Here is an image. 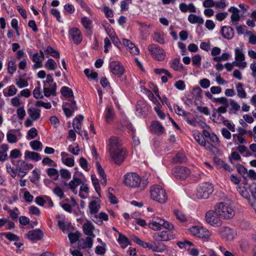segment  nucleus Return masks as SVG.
Here are the masks:
<instances>
[{"mask_svg": "<svg viewBox=\"0 0 256 256\" xmlns=\"http://www.w3.org/2000/svg\"><path fill=\"white\" fill-rule=\"evenodd\" d=\"M124 184L132 188H138L140 190H144L148 182L146 180H142L140 176L135 172H129L124 175Z\"/></svg>", "mask_w": 256, "mask_h": 256, "instance_id": "1", "label": "nucleus"}, {"mask_svg": "<svg viewBox=\"0 0 256 256\" xmlns=\"http://www.w3.org/2000/svg\"><path fill=\"white\" fill-rule=\"evenodd\" d=\"M214 208L219 216L224 219L232 218L235 214V212L231 206L226 202L217 204Z\"/></svg>", "mask_w": 256, "mask_h": 256, "instance_id": "2", "label": "nucleus"}, {"mask_svg": "<svg viewBox=\"0 0 256 256\" xmlns=\"http://www.w3.org/2000/svg\"><path fill=\"white\" fill-rule=\"evenodd\" d=\"M150 198L160 204L165 203L168 200L166 190L160 186L154 184L150 188Z\"/></svg>", "mask_w": 256, "mask_h": 256, "instance_id": "3", "label": "nucleus"}, {"mask_svg": "<svg viewBox=\"0 0 256 256\" xmlns=\"http://www.w3.org/2000/svg\"><path fill=\"white\" fill-rule=\"evenodd\" d=\"M148 227L154 230H160L162 227L168 230H172L174 228L172 224L157 216L152 218L148 224Z\"/></svg>", "mask_w": 256, "mask_h": 256, "instance_id": "4", "label": "nucleus"}, {"mask_svg": "<svg viewBox=\"0 0 256 256\" xmlns=\"http://www.w3.org/2000/svg\"><path fill=\"white\" fill-rule=\"evenodd\" d=\"M214 191L212 184L204 182L200 184L197 188L196 196L198 198L206 199Z\"/></svg>", "mask_w": 256, "mask_h": 256, "instance_id": "5", "label": "nucleus"}, {"mask_svg": "<svg viewBox=\"0 0 256 256\" xmlns=\"http://www.w3.org/2000/svg\"><path fill=\"white\" fill-rule=\"evenodd\" d=\"M148 48L152 58L154 60L158 61H162L164 60L166 53L164 50L160 46L156 44H152L148 46Z\"/></svg>", "mask_w": 256, "mask_h": 256, "instance_id": "6", "label": "nucleus"}, {"mask_svg": "<svg viewBox=\"0 0 256 256\" xmlns=\"http://www.w3.org/2000/svg\"><path fill=\"white\" fill-rule=\"evenodd\" d=\"M28 118L24 122L26 127H30L33 125V122L37 121L40 117L41 110L40 108L30 107L28 110Z\"/></svg>", "mask_w": 256, "mask_h": 256, "instance_id": "7", "label": "nucleus"}, {"mask_svg": "<svg viewBox=\"0 0 256 256\" xmlns=\"http://www.w3.org/2000/svg\"><path fill=\"white\" fill-rule=\"evenodd\" d=\"M220 218L219 215L216 214L215 210H210L208 211L205 215V219L206 222L214 227H218L222 225V221Z\"/></svg>", "mask_w": 256, "mask_h": 256, "instance_id": "8", "label": "nucleus"}, {"mask_svg": "<svg viewBox=\"0 0 256 256\" xmlns=\"http://www.w3.org/2000/svg\"><path fill=\"white\" fill-rule=\"evenodd\" d=\"M235 62H233L234 66L244 70L247 66V62H245V56L242 49L237 47L234 50Z\"/></svg>", "mask_w": 256, "mask_h": 256, "instance_id": "9", "label": "nucleus"}, {"mask_svg": "<svg viewBox=\"0 0 256 256\" xmlns=\"http://www.w3.org/2000/svg\"><path fill=\"white\" fill-rule=\"evenodd\" d=\"M109 152L112 160L118 164H120L124 162L126 154V151L123 148H117Z\"/></svg>", "mask_w": 256, "mask_h": 256, "instance_id": "10", "label": "nucleus"}, {"mask_svg": "<svg viewBox=\"0 0 256 256\" xmlns=\"http://www.w3.org/2000/svg\"><path fill=\"white\" fill-rule=\"evenodd\" d=\"M189 231L193 236L206 240L209 238L210 235L209 231L198 226H194L190 228Z\"/></svg>", "mask_w": 256, "mask_h": 256, "instance_id": "11", "label": "nucleus"}, {"mask_svg": "<svg viewBox=\"0 0 256 256\" xmlns=\"http://www.w3.org/2000/svg\"><path fill=\"white\" fill-rule=\"evenodd\" d=\"M174 176L178 180H184L190 174L189 168L184 166L174 167L172 170Z\"/></svg>", "mask_w": 256, "mask_h": 256, "instance_id": "12", "label": "nucleus"}, {"mask_svg": "<svg viewBox=\"0 0 256 256\" xmlns=\"http://www.w3.org/2000/svg\"><path fill=\"white\" fill-rule=\"evenodd\" d=\"M219 232L221 238L227 241L232 240L236 236V232L228 226L222 227L219 230Z\"/></svg>", "mask_w": 256, "mask_h": 256, "instance_id": "13", "label": "nucleus"}, {"mask_svg": "<svg viewBox=\"0 0 256 256\" xmlns=\"http://www.w3.org/2000/svg\"><path fill=\"white\" fill-rule=\"evenodd\" d=\"M68 37L74 43L79 44L82 41V36L80 30L76 28H72L68 30Z\"/></svg>", "mask_w": 256, "mask_h": 256, "instance_id": "14", "label": "nucleus"}, {"mask_svg": "<svg viewBox=\"0 0 256 256\" xmlns=\"http://www.w3.org/2000/svg\"><path fill=\"white\" fill-rule=\"evenodd\" d=\"M149 108L146 102L143 100L137 102L136 106V114L140 117L144 118L148 114Z\"/></svg>", "mask_w": 256, "mask_h": 256, "instance_id": "15", "label": "nucleus"}, {"mask_svg": "<svg viewBox=\"0 0 256 256\" xmlns=\"http://www.w3.org/2000/svg\"><path fill=\"white\" fill-rule=\"evenodd\" d=\"M32 168V164H28L22 160H18L16 166L18 176L20 178H23L26 175L28 172Z\"/></svg>", "mask_w": 256, "mask_h": 256, "instance_id": "16", "label": "nucleus"}, {"mask_svg": "<svg viewBox=\"0 0 256 256\" xmlns=\"http://www.w3.org/2000/svg\"><path fill=\"white\" fill-rule=\"evenodd\" d=\"M110 72L114 75L120 76L124 72V68L122 64L118 61H112L110 64Z\"/></svg>", "mask_w": 256, "mask_h": 256, "instance_id": "17", "label": "nucleus"}, {"mask_svg": "<svg viewBox=\"0 0 256 256\" xmlns=\"http://www.w3.org/2000/svg\"><path fill=\"white\" fill-rule=\"evenodd\" d=\"M44 58V54L42 51L40 50V53H34L32 58V61L34 63L32 66V68L36 70L42 68L43 66L42 60Z\"/></svg>", "mask_w": 256, "mask_h": 256, "instance_id": "18", "label": "nucleus"}, {"mask_svg": "<svg viewBox=\"0 0 256 256\" xmlns=\"http://www.w3.org/2000/svg\"><path fill=\"white\" fill-rule=\"evenodd\" d=\"M150 130L157 134L162 135L165 132V128L162 124L158 121L154 120L152 122L150 126Z\"/></svg>", "mask_w": 256, "mask_h": 256, "instance_id": "19", "label": "nucleus"}, {"mask_svg": "<svg viewBox=\"0 0 256 256\" xmlns=\"http://www.w3.org/2000/svg\"><path fill=\"white\" fill-rule=\"evenodd\" d=\"M82 184V180L80 178L77 177L76 176L74 175L72 179L70 182L69 183L64 182V184L66 186H68L70 189L74 194H77L76 190V188Z\"/></svg>", "mask_w": 256, "mask_h": 256, "instance_id": "20", "label": "nucleus"}, {"mask_svg": "<svg viewBox=\"0 0 256 256\" xmlns=\"http://www.w3.org/2000/svg\"><path fill=\"white\" fill-rule=\"evenodd\" d=\"M43 237L42 232L39 229L30 230L27 234V238L32 242L40 240Z\"/></svg>", "mask_w": 256, "mask_h": 256, "instance_id": "21", "label": "nucleus"}, {"mask_svg": "<svg viewBox=\"0 0 256 256\" xmlns=\"http://www.w3.org/2000/svg\"><path fill=\"white\" fill-rule=\"evenodd\" d=\"M100 208V205L98 200L90 201L88 204L89 214L91 216L94 215L96 218H97L96 214L98 212Z\"/></svg>", "mask_w": 256, "mask_h": 256, "instance_id": "22", "label": "nucleus"}, {"mask_svg": "<svg viewBox=\"0 0 256 256\" xmlns=\"http://www.w3.org/2000/svg\"><path fill=\"white\" fill-rule=\"evenodd\" d=\"M228 11L232 13L230 16L231 22L234 25H236L238 22L240 20V10L234 6H231L229 8Z\"/></svg>", "mask_w": 256, "mask_h": 256, "instance_id": "23", "label": "nucleus"}, {"mask_svg": "<svg viewBox=\"0 0 256 256\" xmlns=\"http://www.w3.org/2000/svg\"><path fill=\"white\" fill-rule=\"evenodd\" d=\"M104 120L107 124H110L112 122L114 116V110L112 106H108L104 113Z\"/></svg>", "mask_w": 256, "mask_h": 256, "instance_id": "24", "label": "nucleus"}, {"mask_svg": "<svg viewBox=\"0 0 256 256\" xmlns=\"http://www.w3.org/2000/svg\"><path fill=\"white\" fill-rule=\"evenodd\" d=\"M179 8L182 12L184 13L188 12L194 13L196 12V8L192 3H190L187 4L186 3L182 2L179 5Z\"/></svg>", "mask_w": 256, "mask_h": 256, "instance_id": "25", "label": "nucleus"}, {"mask_svg": "<svg viewBox=\"0 0 256 256\" xmlns=\"http://www.w3.org/2000/svg\"><path fill=\"white\" fill-rule=\"evenodd\" d=\"M82 229L86 235L91 236L93 238L95 237V235L93 232L94 230V226L90 222L88 221L87 222L84 224L82 226Z\"/></svg>", "mask_w": 256, "mask_h": 256, "instance_id": "26", "label": "nucleus"}, {"mask_svg": "<svg viewBox=\"0 0 256 256\" xmlns=\"http://www.w3.org/2000/svg\"><path fill=\"white\" fill-rule=\"evenodd\" d=\"M109 152L122 148L120 146V142L118 137L111 136L109 140Z\"/></svg>", "mask_w": 256, "mask_h": 256, "instance_id": "27", "label": "nucleus"}, {"mask_svg": "<svg viewBox=\"0 0 256 256\" xmlns=\"http://www.w3.org/2000/svg\"><path fill=\"white\" fill-rule=\"evenodd\" d=\"M222 34L224 38L230 40L234 37V30L230 26H224L221 29Z\"/></svg>", "mask_w": 256, "mask_h": 256, "instance_id": "28", "label": "nucleus"}, {"mask_svg": "<svg viewBox=\"0 0 256 256\" xmlns=\"http://www.w3.org/2000/svg\"><path fill=\"white\" fill-rule=\"evenodd\" d=\"M68 154L66 152H62L60 154L62 161L66 166L72 167L74 164V158H68Z\"/></svg>", "mask_w": 256, "mask_h": 256, "instance_id": "29", "label": "nucleus"}, {"mask_svg": "<svg viewBox=\"0 0 256 256\" xmlns=\"http://www.w3.org/2000/svg\"><path fill=\"white\" fill-rule=\"evenodd\" d=\"M153 40L160 44H164L166 40V36L162 32H156L153 34Z\"/></svg>", "mask_w": 256, "mask_h": 256, "instance_id": "30", "label": "nucleus"}, {"mask_svg": "<svg viewBox=\"0 0 256 256\" xmlns=\"http://www.w3.org/2000/svg\"><path fill=\"white\" fill-rule=\"evenodd\" d=\"M188 20L190 24H197L198 26L202 24L204 22V20L202 17L194 14H190L188 16Z\"/></svg>", "mask_w": 256, "mask_h": 256, "instance_id": "31", "label": "nucleus"}, {"mask_svg": "<svg viewBox=\"0 0 256 256\" xmlns=\"http://www.w3.org/2000/svg\"><path fill=\"white\" fill-rule=\"evenodd\" d=\"M80 22L84 28L88 31L90 32L92 28V21L91 19L86 16L82 17L80 19Z\"/></svg>", "mask_w": 256, "mask_h": 256, "instance_id": "32", "label": "nucleus"}, {"mask_svg": "<svg viewBox=\"0 0 256 256\" xmlns=\"http://www.w3.org/2000/svg\"><path fill=\"white\" fill-rule=\"evenodd\" d=\"M56 84H52L51 86H44V93L46 97H50L51 95L55 96L56 94Z\"/></svg>", "mask_w": 256, "mask_h": 256, "instance_id": "33", "label": "nucleus"}, {"mask_svg": "<svg viewBox=\"0 0 256 256\" xmlns=\"http://www.w3.org/2000/svg\"><path fill=\"white\" fill-rule=\"evenodd\" d=\"M169 64L170 67L175 71H181L183 68L179 58H175L170 60Z\"/></svg>", "mask_w": 256, "mask_h": 256, "instance_id": "34", "label": "nucleus"}, {"mask_svg": "<svg viewBox=\"0 0 256 256\" xmlns=\"http://www.w3.org/2000/svg\"><path fill=\"white\" fill-rule=\"evenodd\" d=\"M18 92V90L14 84H12L3 90V94L6 97H10L14 96Z\"/></svg>", "mask_w": 256, "mask_h": 256, "instance_id": "35", "label": "nucleus"}, {"mask_svg": "<svg viewBox=\"0 0 256 256\" xmlns=\"http://www.w3.org/2000/svg\"><path fill=\"white\" fill-rule=\"evenodd\" d=\"M15 130H10L6 134V139L10 144H14L18 142V138L14 134Z\"/></svg>", "mask_w": 256, "mask_h": 256, "instance_id": "36", "label": "nucleus"}, {"mask_svg": "<svg viewBox=\"0 0 256 256\" xmlns=\"http://www.w3.org/2000/svg\"><path fill=\"white\" fill-rule=\"evenodd\" d=\"M194 138L202 146L206 147V150H210V146L208 148L206 147V141L202 135L200 134V133L198 132L194 134Z\"/></svg>", "mask_w": 256, "mask_h": 256, "instance_id": "37", "label": "nucleus"}, {"mask_svg": "<svg viewBox=\"0 0 256 256\" xmlns=\"http://www.w3.org/2000/svg\"><path fill=\"white\" fill-rule=\"evenodd\" d=\"M236 90L238 96L240 98H246V92L243 88L242 84L238 82L236 85Z\"/></svg>", "mask_w": 256, "mask_h": 256, "instance_id": "38", "label": "nucleus"}, {"mask_svg": "<svg viewBox=\"0 0 256 256\" xmlns=\"http://www.w3.org/2000/svg\"><path fill=\"white\" fill-rule=\"evenodd\" d=\"M25 156L30 159L38 162L41 160V156L38 153L26 150L25 152Z\"/></svg>", "mask_w": 256, "mask_h": 256, "instance_id": "39", "label": "nucleus"}, {"mask_svg": "<svg viewBox=\"0 0 256 256\" xmlns=\"http://www.w3.org/2000/svg\"><path fill=\"white\" fill-rule=\"evenodd\" d=\"M47 174L54 180H57L59 177L58 171L54 168H48L46 170Z\"/></svg>", "mask_w": 256, "mask_h": 256, "instance_id": "40", "label": "nucleus"}, {"mask_svg": "<svg viewBox=\"0 0 256 256\" xmlns=\"http://www.w3.org/2000/svg\"><path fill=\"white\" fill-rule=\"evenodd\" d=\"M96 166L97 167V170L100 176L102 178V184L106 186V175L104 173V170L101 166L100 164L97 162L96 164Z\"/></svg>", "mask_w": 256, "mask_h": 256, "instance_id": "41", "label": "nucleus"}, {"mask_svg": "<svg viewBox=\"0 0 256 256\" xmlns=\"http://www.w3.org/2000/svg\"><path fill=\"white\" fill-rule=\"evenodd\" d=\"M84 116L82 115H79L76 117L72 122V126L74 130H80L81 129V123L83 121Z\"/></svg>", "mask_w": 256, "mask_h": 256, "instance_id": "42", "label": "nucleus"}, {"mask_svg": "<svg viewBox=\"0 0 256 256\" xmlns=\"http://www.w3.org/2000/svg\"><path fill=\"white\" fill-rule=\"evenodd\" d=\"M44 66L49 70H54L56 69L58 66L56 62L52 58H49L46 62Z\"/></svg>", "mask_w": 256, "mask_h": 256, "instance_id": "43", "label": "nucleus"}, {"mask_svg": "<svg viewBox=\"0 0 256 256\" xmlns=\"http://www.w3.org/2000/svg\"><path fill=\"white\" fill-rule=\"evenodd\" d=\"M236 168L238 173L240 174L244 179H246L248 178V170L244 166L241 164H237L236 166Z\"/></svg>", "mask_w": 256, "mask_h": 256, "instance_id": "44", "label": "nucleus"}, {"mask_svg": "<svg viewBox=\"0 0 256 256\" xmlns=\"http://www.w3.org/2000/svg\"><path fill=\"white\" fill-rule=\"evenodd\" d=\"M118 242L122 248H126L128 244L130 242L128 239L124 236L120 234L118 238Z\"/></svg>", "mask_w": 256, "mask_h": 256, "instance_id": "45", "label": "nucleus"}, {"mask_svg": "<svg viewBox=\"0 0 256 256\" xmlns=\"http://www.w3.org/2000/svg\"><path fill=\"white\" fill-rule=\"evenodd\" d=\"M230 105V110L233 113L236 114L237 112L240 110V105L234 100L230 99L228 101V104Z\"/></svg>", "mask_w": 256, "mask_h": 256, "instance_id": "46", "label": "nucleus"}, {"mask_svg": "<svg viewBox=\"0 0 256 256\" xmlns=\"http://www.w3.org/2000/svg\"><path fill=\"white\" fill-rule=\"evenodd\" d=\"M114 192V190L112 188H108L107 196L111 204H116L118 203V200L116 196L113 194Z\"/></svg>", "mask_w": 256, "mask_h": 256, "instance_id": "47", "label": "nucleus"}, {"mask_svg": "<svg viewBox=\"0 0 256 256\" xmlns=\"http://www.w3.org/2000/svg\"><path fill=\"white\" fill-rule=\"evenodd\" d=\"M173 162L176 163H182L186 161V156L184 153H178L172 158Z\"/></svg>", "mask_w": 256, "mask_h": 256, "instance_id": "48", "label": "nucleus"}, {"mask_svg": "<svg viewBox=\"0 0 256 256\" xmlns=\"http://www.w3.org/2000/svg\"><path fill=\"white\" fill-rule=\"evenodd\" d=\"M61 93L62 96L66 98H72L74 96L72 89L67 86H63L62 88Z\"/></svg>", "mask_w": 256, "mask_h": 256, "instance_id": "49", "label": "nucleus"}, {"mask_svg": "<svg viewBox=\"0 0 256 256\" xmlns=\"http://www.w3.org/2000/svg\"><path fill=\"white\" fill-rule=\"evenodd\" d=\"M155 239L159 241H166L168 240V236L166 232L162 231L158 233L154 236Z\"/></svg>", "mask_w": 256, "mask_h": 256, "instance_id": "50", "label": "nucleus"}, {"mask_svg": "<svg viewBox=\"0 0 256 256\" xmlns=\"http://www.w3.org/2000/svg\"><path fill=\"white\" fill-rule=\"evenodd\" d=\"M236 150L240 154H244L245 153L244 156H250L252 155L251 152L248 150L246 146L244 145H239L237 146Z\"/></svg>", "mask_w": 256, "mask_h": 256, "instance_id": "51", "label": "nucleus"}, {"mask_svg": "<svg viewBox=\"0 0 256 256\" xmlns=\"http://www.w3.org/2000/svg\"><path fill=\"white\" fill-rule=\"evenodd\" d=\"M237 191L239 192V194L244 198L248 199L250 198V194L244 186H238L236 187Z\"/></svg>", "mask_w": 256, "mask_h": 256, "instance_id": "52", "label": "nucleus"}, {"mask_svg": "<svg viewBox=\"0 0 256 256\" xmlns=\"http://www.w3.org/2000/svg\"><path fill=\"white\" fill-rule=\"evenodd\" d=\"M45 52L54 58H60V53L58 51L55 50L50 46L46 47Z\"/></svg>", "mask_w": 256, "mask_h": 256, "instance_id": "53", "label": "nucleus"}, {"mask_svg": "<svg viewBox=\"0 0 256 256\" xmlns=\"http://www.w3.org/2000/svg\"><path fill=\"white\" fill-rule=\"evenodd\" d=\"M222 122L227 128V129L232 132H235V125L228 120L223 118Z\"/></svg>", "mask_w": 256, "mask_h": 256, "instance_id": "54", "label": "nucleus"}, {"mask_svg": "<svg viewBox=\"0 0 256 256\" xmlns=\"http://www.w3.org/2000/svg\"><path fill=\"white\" fill-rule=\"evenodd\" d=\"M103 26L110 38L116 35L112 26L108 23L106 22L104 24Z\"/></svg>", "mask_w": 256, "mask_h": 256, "instance_id": "55", "label": "nucleus"}, {"mask_svg": "<svg viewBox=\"0 0 256 256\" xmlns=\"http://www.w3.org/2000/svg\"><path fill=\"white\" fill-rule=\"evenodd\" d=\"M91 179L96 191L100 195V188L98 178H96V176L92 175Z\"/></svg>", "mask_w": 256, "mask_h": 256, "instance_id": "56", "label": "nucleus"}, {"mask_svg": "<svg viewBox=\"0 0 256 256\" xmlns=\"http://www.w3.org/2000/svg\"><path fill=\"white\" fill-rule=\"evenodd\" d=\"M224 118L221 114H218L216 111L214 112L212 115V120L213 122L216 123H220Z\"/></svg>", "mask_w": 256, "mask_h": 256, "instance_id": "57", "label": "nucleus"}, {"mask_svg": "<svg viewBox=\"0 0 256 256\" xmlns=\"http://www.w3.org/2000/svg\"><path fill=\"white\" fill-rule=\"evenodd\" d=\"M38 136V130L35 128H31L27 133L26 138L31 140L35 138Z\"/></svg>", "mask_w": 256, "mask_h": 256, "instance_id": "58", "label": "nucleus"}, {"mask_svg": "<svg viewBox=\"0 0 256 256\" xmlns=\"http://www.w3.org/2000/svg\"><path fill=\"white\" fill-rule=\"evenodd\" d=\"M106 244L103 243L102 246H98L95 248L94 252L98 255H103L106 252Z\"/></svg>", "mask_w": 256, "mask_h": 256, "instance_id": "59", "label": "nucleus"}, {"mask_svg": "<svg viewBox=\"0 0 256 256\" xmlns=\"http://www.w3.org/2000/svg\"><path fill=\"white\" fill-rule=\"evenodd\" d=\"M30 146L34 150H42V144L38 140H34L30 142Z\"/></svg>", "mask_w": 256, "mask_h": 256, "instance_id": "60", "label": "nucleus"}, {"mask_svg": "<svg viewBox=\"0 0 256 256\" xmlns=\"http://www.w3.org/2000/svg\"><path fill=\"white\" fill-rule=\"evenodd\" d=\"M201 56L199 54L194 55L192 58V64L196 67H200L201 65Z\"/></svg>", "mask_w": 256, "mask_h": 256, "instance_id": "61", "label": "nucleus"}, {"mask_svg": "<svg viewBox=\"0 0 256 256\" xmlns=\"http://www.w3.org/2000/svg\"><path fill=\"white\" fill-rule=\"evenodd\" d=\"M16 70V62L14 60H11L8 62V72L12 74Z\"/></svg>", "mask_w": 256, "mask_h": 256, "instance_id": "62", "label": "nucleus"}, {"mask_svg": "<svg viewBox=\"0 0 256 256\" xmlns=\"http://www.w3.org/2000/svg\"><path fill=\"white\" fill-rule=\"evenodd\" d=\"M16 84L20 88H22L24 87H26L28 86V81L22 78H20L18 80H17L16 82Z\"/></svg>", "mask_w": 256, "mask_h": 256, "instance_id": "63", "label": "nucleus"}, {"mask_svg": "<svg viewBox=\"0 0 256 256\" xmlns=\"http://www.w3.org/2000/svg\"><path fill=\"white\" fill-rule=\"evenodd\" d=\"M68 150L69 152L76 156L78 155L80 151V149L78 144H76V146L70 145L68 147Z\"/></svg>", "mask_w": 256, "mask_h": 256, "instance_id": "64", "label": "nucleus"}]
</instances>
